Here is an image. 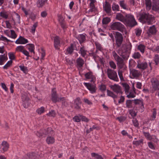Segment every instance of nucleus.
Returning a JSON list of instances; mask_svg holds the SVG:
<instances>
[{
	"label": "nucleus",
	"instance_id": "1",
	"mask_svg": "<svg viewBox=\"0 0 159 159\" xmlns=\"http://www.w3.org/2000/svg\"><path fill=\"white\" fill-rule=\"evenodd\" d=\"M111 27L113 30H117L122 32H124L125 34L127 32V31L124 26L119 22L114 23L111 25Z\"/></svg>",
	"mask_w": 159,
	"mask_h": 159
},
{
	"label": "nucleus",
	"instance_id": "2",
	"mask_svg": "<svg viewBox=\"0 0 159 159\" xmlns=\"http://www.w3.org/2000/svg\"><path fill=\"white\" fill-rule=\"evenodd\" d=\"M106 73L107 76L109 79L116 81H118L117 74L116 71L110 68H108L107 70Z\"/></svg>",
	"mask_w": 159,
	"mask_h": 159
},
{
	"label": "nucleus",
	"instance_id": "3",
	"mask_svg": "<svg viewBox=\"0 0 159 159\" xmlns=\"http://www.w3.org/2000/svg\"><path fill=\"white\" fill-rule=\"evenodd\" d=\"M51 100L54 102L63 101L65 100L64 98H59L57 96L56 89L54 88L52 89L51 94Z\"/></svg>",
	"mask_w": 159,
	"mask_h": 159
},
{
	"label": "nucleus",
	"instance_id": "4",
	"mask_svg": "<svg viewBox=\"0 0 159 159\" xmlns=\"http://www.w3.org/2000/svg\"><path fill=\"white\" fill-rule=\"evenodd\" d=\"M116 39V44L118 47H120L122 42L123 37L121 34L118 32L114 33Z\"/></svg>",
	"mask_w": 159,
	"mask_h": 159
},
{
	"label": "nucleus",
	"instance_id": "5",
	"mask_svg": "<svg viewBox=\"0 0 159 159\" xmlns=\"http://www.w3.org/2000/svg\"><path fill=\"white\" fill-rule=\"evenodd\" d=\"M151 81L152 86L150 92L153 93L159 89V81L155 78H153Z\"/></svg>",
	"mask_w": 159,
	"mask_h": 159
},
{
	"label": "nucleus",
	"instance_id": "6",
	"mask_svg": "<svg viewBox=\"0 0 159 159\" xmlns=\"http://www.w3.org/2000/svg\"><path fill=\"white\" fill-rule=\"evenodd\" d=\"M138 16L139 20H152L155 19L153 16L144 12L141 13Z\"/></svg>",
	"mask_w": 159,
	"mask_h": 159
},
{
	"label": "nucleus",
	"instance_id": "7",
	"mask_svg": "<svg viewBox=\"0 0 159 159\" xmlns=\"http://www.w3.org/2000/svg\"><path fill=\"white\" fill-rule=\"evenodd\" d=\"M111 88L115 93L117 94H122L123 92L121 87L118 84H115L110 86Z\"/></svg>",
	"mask_w": 159,
	"mask_h": 159
},
{
	"label": "nucleus",
	"instance_id": "8",
	"mask_svg": "<svg viewBox=\"0 0 159 159\" xmlns=\"http://www.w3.org/2000/svg\"><path fill=\"white\" fill-rule=\"evenodd\" d=\"M84 84L91 93L93 94L96 92L97 88L95 85L87 83H84Z\"/></svg>",
	"mask_w": 159,
	"mask_h": 159
},
{
	"label": "nucleus",
	"instance_id": "9",
	"mask_svg": "<svg viewBox=\"0 0 159 159\" xmlns=\"http://www.w3.org/2000/svg\"><path fill=\"white\" fill-rule=\"evenodd\" d=\"M22 99L24 107L25 108H27L29 105V98L26 94H23L22 96Z\"/></svg>",
	"mask_w": 159,
	"mask_h": 159
},
{
	"label": "nucleus",
	"instance_id": "10",
	"mask_svg": "<svg viewBox=\"0 0 159 159\" xmlns=\"http://www.w3.org/2000/svg\"><path fill=\"white\" fill-rule=\"evenodd\" d=\"M140 75V72L137 70L133 69L130 70V76L132 79L138 78L139 76Z\"/></svg>",
	"mask_w": 159,
	"mask_h": 159
},
{
	"label": "nucleus",
	"instance_id": "11",
	"mask_svg": "<svg viewBox=\"0 0 159 159\" xmlns=\"http://www.w3.org/2000/svg\"><path fill=\"white\" fill-rule=\"evenodd\" d=\"M152 9L153 11L159 13V0H153Z\"/></svg>",
	"mask_w": 159,
	"mask_h": 159
},
{
	"label": "nucleus",
	"instance_id": "12",
	"mask_svg": "<svg viewBox=\"0 0 159 159\" xmlns=\"http://www.w3.org/2000/svg\"><path fill=\"white\" fill-rule=\"evenodd\" d=\"M28 43L27 39L20 36L15 41V43L17 44H25Z\"/></svg>",
	"mask_w": 159,
	"mask_h": 159
},
{
	"label": "nucleus",
	"instance_id": "13",
	"mask_svg": "<svg viewBox=\"0 0 159 159\" xmlns=\"http://www.w3.org/2000/svg\"><path fill=\"white\" fill-rule=\"evenodd\" d=\"M157 32L156 29L154 25L150 27L148 29L147 34L149 36H151L152 35L155 34Z\"/></svg>",
	"mask_w": 159,
	"mask_h": 159
},
{
	"label": "nucleus",
	"instance_id": "14",
	"mask_svg": "<svg viewBox=\"0 0 159 159\" xmlns=\"http://www.w3.org/2000/svg\"><path fill=\"white\" fill-rule=\"evenodd\" d=\"M0 148L3 152H4L8 150L9 148V145L6 141H3L1 143Z\"/></svg>",
	"mask_w": 159,
	"mask_h": 159
},
{
	"label": "nucleus",
	"instance_id": "15",
	"mask_svg": "<svg viewBox=\"0 0 159 159\" xmlns=\"http://www.w3.org/2000/svg\"><path fill=\"white\" fill-rule=\"evenodd\" d=\"M126 26L132 27L137 24L135 20H121Z\"/></svg>",
	"mask_w": 159,
	"mask_h": 159
},
{
	"label": "nucleus",
	"instance_id": "16",
	"mask_svg": "<svg viewBox=\"0 0 159 159\" xmlns=\"http://www.w3.org/2000/svg\"><path fill=\"white\" fill-rule=\"evenodd\" d=\"M61 39L59 37L56 36L54 39V46L56 49H58L60 46Z\"/></svg>",
	"mask_w": 159,
	"mask_h": 159
},
{
	"label": "nucleus",
	"instance_id": "17",
	"mask_svg": "<svg viewBox=\"0 0 159 159\" xmlns=\"http://www.w3.org/2000/svg\"><path fill=\"white\" fill-rule=\"evenodd\" d=\"M107 95L108 96L112 97L113 98L114 102L115 103H116V101L115 100V99L117 98V95L115 94L113 92L108 90H107Z\"/></svg>",
	"mask_w": 159,
	"mask_h": 159
},
{
	"label": "nucleus",
	"instance_id": "18",
	"mask_svg": "<svg viewBox=\"0 0 159 159\" xmlns=\"http://www.w3.org/2000/svg\"><path fill=\"white\" fill-rule=\"evenodd\" d=\"M105 4L103 5V9L107 13H109L111 11V5L109 2L105 1Z\"/></svg>",
	"mask_w": 159,
	"mask_h": 159
},
{
	"label": "nucleus",
	"instance_id": "19",
	"mask_svg": "<svg viewBox=\"0 0 159 159\" xmlns=\"http://www.w3.org/2000/svg\"><path fill=\"white\" fill-rule=\"evenodd\" d=\"M8 59L7 55L4 54L0 55V65H3Z\"/></svg>",
	"mask_w": 159,
	"mask_h": 159
},
{
	"label": "nucleus",
	"instance_id": "20",
	"mask_svg": "<svg viewBox=\"0 0 159 159\" xmlns=\"http://www.w3.org/2000/svg\"><path fill=\"white\" fill-rule=\"evenodd\" d=\"M143 133L146 138L148 140H152V139L154 138L156 139V137L154 135H151L148 132H146L143 131Z\"/></svg>",
	"mask_w": 159,
	"mask_h": 159
},
{
	"label": "nucleus",
	"instance_id": "21",
	"mask_svg": "<svg viewBox=\"0 0 159 159\" xmlns=\"http://www.w3.org/2000/svg\"><path fill=\"white\" fill-rule=\"evenodd\" d=\"M76 63L78 67H81L84 63V61L82 58L79 57L76 60Z\"/></svg>",
	"mask_w": 159,
	"mask_h": 159
},
{
	"label": "nucleus",
	"instance_id": "22",
	"mask_svg": "<svg viewBox=\"0 0 159 159\" xmlns=\"http://www.w3.org/2000/svg\"><path fill=\"white\" fill-rule=\"evenodd\" d=\"M137 66L139 69L144 70L148 67V64L146 62H142L140 63H139Z\"/></svg>",
	"mask_w": 159,
	"mask_h": 159
},
{
	"label": "nucleus",
	"instance_id": "23",
	"mask_svg": "<svg viewBox=\"0 0 159 159\" xmlns=\"http://www.w3.org/2000/svg\"><path fill=\"white\" fill-rule=\"evenodd\" d=\"M145 4L146 9L148 10H150L152 7V2L151 0H145Z\"/></svg>",
	"mask_w": 159,
	"mask_h": 159
},
{
	"label": "nucleus",
	"instance_id": "24",
	"mask_svg": "<svg viewBox=\"0 0 159 159\" xmlns=\"http://www.w3.org/2000/svg\"><path fill=\"white\" fill-rule=\"evenodd\" d=\"M55 140L54 138L51 136H48L46 139V142L48 144H52L55 142Z\"/></svg>",
	"mask_w": 159,
	"mask_h": 159
},
{
	"label": "nucleus",
	"instance_id": "25",
	"mask_svg": "<svg viewBox=\"0 0 159 159\" xmlns=\"http://www.w3.org/2000/svg\"><path fill=\"white\" fill-rule=\"evenodd\" d=\"M90 10L91 11H94L96 10V8L94 6V3L96 2L95 0H90Z\"/></svg>",
	"mask_w": 159,
	"mask_h": 159
},
{
	"label": "nucleus",
	"instance_id": "26",
	"mask_svg": "<svg viewBox=\"0 0 159 159\" xmlns=\"http://www.w3.org/2000/svg\"><path fill=\"white\" fill-rule=\"evenodd\" d=\"M11 22L12 20H3V23L6 24L7 28L11 29L12 27Z\"/></svg>",
	"mask_w": 159,
	"mask_h": 159
},
{
	"label": "nucleus",
	"instance_id": "27",
	"mask_svg": "<svg viewBox=\"0 0 159 159\" xmlns=\"http://www.w3.org/2000/svg\"><path fill=\"white\" fill-rule=\"evenodd\" d=\"M112 54L114 59L116 61L119 62L121 61V58L117 55L115 51L112 52Z\"/></svg>",
	"mask_w": 159,
	"mask_h": 159
},
{
	"label": "nucleus",
	"instance_id": "28",
	"mask_svg": "<svg viewBox=\"0 0 159 159\" xmlns=\"http://www.w3.org/2000/svg\"><path fill=\"white\" fill-rule=\"evenodd\" d=\"M26 46L30 52L34 53V44H27Z\"/></svg>",
	"mask_w": 159,
	"mask_h": 159
},
{
	"label": "nucleus",
	"instance_id": "29",
	"mask_svg": "<svg viewBox=\"0 0 159 159\" xmlns=\"http://www.w3.org/2000/svg\"><path fill=\"white\" fill-rule=\"evenodd\" d=\"M38 25V23L36 22H35L32 26L31 27V29L30 30V32L32 33L33 34H34L35 32L36 28Z\"/></svg>",
	"mask_w": 159,
	"mask_h": 159
},
{
	"label": "nucleus",
	"instance_id": "30",
	"mask_svg": "<svg viewBox=\"0 0 159 159\" xmlns=\"http://www.w3.org/2000/svg\"><path fill=\"white\" fill-rule=\"evenodd\" d=\"M45 111V108L43 107H41L40 108H38L36 110V112L39 115L43 113Z\"/></svg>",
	"mask_w": 159,
	"mask_h": 159
},
{
	"label": "nucleus",
	"instance_id": "31",
	"mask_svg": "<svg viewBox=\"0 0 159 159\" xmlns=\"http://www.w3.org/2000/svg\"><path fill=\"white\" fill-rule=\"evenodd\" d=\"M122 85L124 88L125 92L126 94H127L129 93L130 87L129 85L127 83H122Z\"/></svg>",
	"mask_w": 159,
	"mask_h": 159
},
{
	"label": "nucleus",
	"instance_id": "32",
	"mask_svg": "<svg viewBox=\"0 0 159 159\" xmlns=\"http://www.w3.org/2000/svg\"><path fill=\"white\" fill-rule=\"evenodd\" d=\"M134 103L136 105H139L140 107H143V104L142 100L140 99H135L134 100Z\"/></svg>",
	"mask_w": 159,
	"mask_h": 159
},
{
	"label": "nucleus",
	"instance_id": "33",
	"mask_svg": "<svg viewBox=\"0 0 159 159\" xmlns=\"http://www.w3.org/2000/svg\"><path fill=\"white\" fill-rule=\"evenodd\" d=\"M56 113L54 110H51L46 114L47 116L50 117H54L56 116Z\"/></svg>",
	"mask_w": 159,
	"mask_h": 159
},
{
	"label": "nucleus",
	"instance_id": "34",
	"mask_svg": "<svg viewBox=\"0 0 159 159\" xmlns=\"http://www.w3.org/2000/svg\"><path fill=\"white\" fill-rule=\"evenodd\" d=\"M0 16L5 19H7L8 17V13L5 11H1L0 13Z\"/></svg>",
	"mask_w": 159,
	"mask_h": 159
},
{
	"label": "nucleus",
	"instance_id": "35",
	"mask_svg": "<svg viewBox=\"0 0 159 159\" xmlns=\"http://www.w3.org/2000/svg\"><path fill=\"white\" fill-rule=\"evenodd\" d=\"M138 49L141 52L143 53L145 49V46L142 44H140L138 46Z\"/></svg>",
	"mask_w": 159,
	"mask_h": 159
},
{
	"label": "nucleus",
	"instance_id": "36",
	"mask_svg": "<svg viewBox=\"0 0 159 159\" xmlns=\"http://www.w3.org/2000/svg\"><path fill=\"white\" fill-rule=\"evenodd\" d=\"M87 52V51L84 49L83 47L80 48V53L81 54V56L83 57H84L86 55Z\"/></svg>",
	"mask_w": 159,
	"mask_h": 159
},
{
	"label": "nucleus",
	"instance_id": "37",
	"mask_svg": "<svg viewBox=\"0 0 159 159\" xmlns=\"http://www.w3.org/2000/svg\"><path fill=\"white\" fill-rule=\"evenodd\" d=\"M19 67L20 70L25 74H27L28 73V70L27 67L24 66L23 65L20 66Z\"/></svg>",
	"mask_w": 159,
	"mask_h": 159
},
{
	"label": "nucleus",
	"instance_id": "38",
	"mask_svg": "<svg viewBox=\"0 0 159 159\" xmlns=\"http://www.w3.org/2000/svg\"><path fill=\"white\" fill-rule=\"evenodd\" d=\"M24 50V47L22 46H19L16 47L15 50L16 52H22Z\"/></svg>",
	"mask_w": 159,
	"mask_h": 159
},
{
	"label": "nucleus",
	"instance_id": "39",
	"mask_svg": "<svg viewBox=\"0 0 159 159\" xmlns=\"http://www.w3.org/2000/svg\"><path fill=\"white\" fill-rule=\"evenodd\" d=\"M80 115L75 116L73 118V120L75 122H79L81 121Z\"/></svg>",
	"mask_w": 159,
	"mask_h": 159
},
{
	"label": "nucleus",
	"instance_id": "40",
	"mask_svg": "<svg viewBox=\"0 0 159 159\" xmlns=\"http://www.w3.org/2000/svg\"><path fill=\"white\" fill-rule=\"evenodd\" d=\"M11 34H10L9 37L12 39H15L17 37V35L16 34L15 31L13 30H10Z\"/></svg>",
	"mask_w": 159,
	"mask_h": 159
},
{
	"label": "nucleus",
	"instance_id": "41",
	"mask_svg": "<svg viewBox=\"0 0 159 159\" xmlns=\"http://www.w3.org/2000/svg\"><path fill=\"white\" fill-rule=\"evenodd\" d=\"M91 156L94 157L97 159H103L101 156L98 154L95 153H91Z\"/></svg>",
	"mask_w": 159,
	"mask_h": 159
},
{
	"label": "nucleus",
	"instance_id": "42",
	"mask_svg": "<svg viewBox=\"0 0 159 159\" xmlns=\"http://www.w3.org/2000/svg\"><path fill=\"white\" fill-rule=\"evenodd\" d=\"M45 4V2L42 0H38L37 2V5L39 7H43Z\"/></svg>",
	"mask_w": 159,
	"mask_h": 159
},
{
	"label": "nucleus",
	"instance_id": "43",
	"mask_svg": "<svg viewBox=\"0 0 159 159\" xmlns=\"http://www.w3.org/2000/svg\"><path fill=\"white\" fill-rule=\"evenodd\" d=\"M12 63V61L11 60L8 61L6 64L3 67V68L5 69H8L11 66Z\"/></svg>",
	"mask_w": 159,
	"mask_h": 159
},
{
	"label": "nucleus",
	"instance_id": "44",
	"mask_svg": "<svg viewBox=\"0 0 159 159\" xmlns=\"http://www.w3.org/2000/svg\"><path fill=\"white\" fill-rule=\"evenodd\" d=\"M125 16L127 20H135L134 16L131 14H126Z\"/></svg>",
	"mask_w": 159,
	"mask_h": 159
},
{
	"label": "nucleus",
	"instance_id": "45",
	"mask_svg": "<svg viewBox=\"0 0 159 159\" xmlns=\"http://www.w3.org/2000/svg\"><path fill=\"white\" fill-rule=\"evenodd\" d=\"M112 9L114 11H119V7L118 4H116L115 3H114L112 5Z\"/></svg>",
	"mask_w": 159,
	"mask_h": 159
},
{
	"label": "nucleus",
	"instance_id": "46",
	"mask_svg": "<svg viewBox=\"0 0 159 159\" xmlns=\"http://www.w3.org/2000/svg\"><path fill=\"white\" fill-rule=\"evenodd\" d=\"M132 57L134 59H139L141 57V55L139 52H135L132 55Z\"/></svg>",
	"mask_w": 159,
	"mask_h": 159
},
{
	"label": "nucleus",
	"instance_id": "47",
	"mask_svg": "<svg viewBox=\"0 0 159 159\" xmlns=\"http://www.w3.org/2000/svg\"><path fill=\"white\" fill-rule=\"evenodd\" d=\"M99 88L101 91L103 92L105 91L106 90V86L105 84H101L99 86Z\"/></svg>",
	"mask_w": 159,
	"mask_h": 159
},
{
	"label": "nucleus",
	"instance_id": "48",
	"mask_svg": "<svg viewBox=\"0 0 159 159\" xmlns=\"http://www.w3.org/2000/svg\"><path fill=\"white\" fill-rule=\"evenodd\" d=\"M120 7L124 9H126V5L124 1H120Z\"/></svg>",
	"mask_w": 159,
	"mask_h": 159
},
{
	"label": "nucleus",
	"instance_id": "49",
	"mask_svg": "<svg viewBox=\"0 0 159 159\" xmlns=\"http://www.w3.org/2000/svg\"><path fill=\"white\" fill-rule=\"evenodd\" d=\"M135 33L136 35L137 36H140L142 33V30L139 28H137L135 30Z\"/></svg>",
	"mask_w": 159,
	"mask_h": 159
},
{
	"label": "nucleus",
	"instance_id": "50",
	"mask_svg": "<svg viewBox=\"0 0 159 159\" xmlns=\"http://www.w3.org/2000/svg\"><path fill=\"white\" fill-rule=\"evenodd\" d=\"M95 45L97 49L100 51H102L103 50V48L101 45L98 42L95 43Z\"/></svg>",
	"mask_w": 159,
	"mask_h": 159
},
{
	"label": "nucleus",
	"instance_id": "51",
	"mask_svg": "<svg viewBox=\"0 0 159 159\" xmlns=\"http://www.w3.org/2000/svg\"><path fill=\"white\" fill-rule=\"evenodd\" d=\"M73 51V46L71 44L70 46L67 49V52L68 53H71Z\"/></svg>",
	"mask_w": 159,
	"mask_h": 159
},
{
	"label": "nucleus",
	"instance_id": "52",
	"mask_svg": "<svg viewBox=\"0 0 159 159\" xmlns=\"http://www.w3.org/2000/svg\"><path fill=\"white\" fill-rule=\"evenodd\" d=\"M116 18L118 20H123L124 16L121 14L119 13L117 14Z\"/></svg>",
	"mask_w": 159,
	"mask_h": 159
},
{
	"label": "nucleus",
	"instance_id": "53",
	"mask_svg": "<svg viewBox=\"0 0 159 159\" xmlns=\"http://www.w3.org/2000/svg\"><path fill=\"white\" fill-rule=\"evenodd\" d=\"M143 143V139H140L139 141H134L133 142V144L137 146L140 145Z\"/></svg>",
	"mask_w": 159,
	"mask_h": 159
},
{
	"label": "nucleus",
	"instance_id": "54",
	"mask_svg": "<svg viewBox=\"0 0 159 159\" xmlns=\"http://www.w3.org/2000/svg\"><path fill=\"white\" fill-rule=\"evenodd\" d=\"M132 102L130 100H127L126 102V106L127 107L129 108L132 107Z\"/></svg>",
	"mask_w": 159,
	"mask_h": 159
},
{
	"label": "nucleus",
	"instance_id": "55",
	"mask_svg": "<svg viewBox=\"0 0 159 159\" xmlns=\"http://www.w3.org/2000/svg\"><path fill=\"white\" fill-rule=\"evenodd\" d=\"M154 60L155 63H156V65H158L159 62V57L157 55H155L154 58Z\"/></svg>",
	"mask_w": 159,
	"mask_h": 159
},
{
	"label": "nucleus",
	"instance_id": "56",
	"mask_svg": "<svg viewBox=\"0 0 159 159\" xmlns=\"http://www.w3.org/2000/svg\"><path fill=\"white\" fill-rule=\"evenodd\" d=\"M109 64L111 67L113 69L116 68V65L115 63L113 61H111L109 62Z\"/></svg>",
	"mask_w": 159,
	"mask_h": 159
},
{
	"label": "nucleus",
	"instance_id": "57",
	"mask_svg": "<svg viewBox=\"0 0 159 159\" xmlns=\"http://www.w3.org/2000/svg\"><path fill=\"white\" fill-rule=\"evenodd\" d=\"M81 102L80 100V99L79 98H77L74 101V104H81Z\"/></svg>",
	"mask_w": 159,
	"mask_h": 159
},
{
	"label": "nucleus",
	"instance_id": "58",
	"mask_svg": "<svg viewBox=\"0 0 159 159\" xmlns=\"http://www.w3.org/2000/svg\"><path fill=\"white\" fill-rule=\"evenodd\" d=\"M135 96V93L133 92H130L127 95V97L129 98H133Z\"/></svg>",
	"mask_w": 159,
	"mask_h": 159
},
{
	"label": "nucleus",
	"instance_id": "59",
	"mask_svg": "<svg viewBox=\"0 0 159 159\" xmlns=\"http://www.w3.org/2000/svg\"><path fill=\"white\" fill-rule=\"evenodd\" d=\"M80 117L81 120L82 121H84L86 122H89V120L86 118L85 116L81 115Z\"/></svg>",
	"mask_w": 159,
	"mask_h": 159
},
{
	"label": "nucleus",
	"instance_id": "60",
	"mask_svg": "<svg viewBox=\"0 0 159 159\" xmlns=\"http://www.w3.org/2000/svg\"><path fill=\"white\" fill-rule=\"evenodd\" d=\"M1 85L2 88L6 92H8V89L7 87L6 84L4 83H1Z\"/></svg>",
	"mask_w": 159,
	"mask_h": 159
},
{
	"label": "nucleus",
	"instance_id": "61",
	"mask_svg": "<svg viewBox=\"0 0 159 159\" xmlns=\"http://www.w3.org/2000/svg\"><path fill=\"white\" fill-rule=\"evenodd\" d=\"M93 75L92 74L91 72H88L85 74V75L86 78L87 79H90Z\"/></svg>",
	"mask_w": 159,
	"mask_h": 159
},
{
	"label": "nucleus",
	"instance_id": "62",
	"mask_svg": "<svg viewBox=\"0 0 159 159\" xmlns=\"http://www.w3.org/2000/svg\"><path fill=\"white\" fill-rule=\"evenodd\" d=\"M157 114L156 111H154L152 113V115L151 116V120H154L156 118V116Z\"/></svg>",
	"mask_w": 159,
	"mask_h": 159
},
{
	"label": "nucleus",
	"instance_id": "63",
	"mask_svg": "<svg viewBox=\"0 0 159 159\" xmlns=\"http://www.w3.org/2000/svg\"><path fill=\"white\" fill-rule=\"evenodd\" d=\"M132 121L134 125L135 126L137 127L139 126V124L138 123V121L136 119H134Z\"/></svg>",
	"mask_w": 159,
	"mask_h": 159
},
{
	"label": "nucleus",
	"instance_id": "64",
	"mask_svg": "<svg viewBox=\"0 0 159 159\" xmlns=\"http://www.w3.org/2000/svg\"><path fill=\"white\" fill-rule=\"evenodd\" d=\"M125 98L124 96H121L120 97V99L118 101V103L121 104L123 102L125 101Z\"/></svg>",
	"mask_w": 159,
	"mask_h": 159
}]
</instances>
